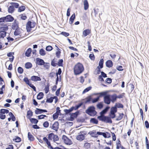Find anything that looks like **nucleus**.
<instances>
[{"label": "nucleus", "instance_id": "c85d7f7f", "mask_svg": "<svg viewBox=\"0 0 149 149\" xmlns=\"http://www.w3.org/2000/svg\"><path fill=\"white\" fill-rule=\"evenodd\" d=\"M30 122L32 123L36 124L38 122V120L36 118H31L30 119Z\"/></svg>", "mask_w": 149, "mask_h": 149}, {"label": "nucleus", "instance_id": "774afa93", "mask_svg": "<svg viewBox=\"0 0 149 149\" xmlns=\"http://www.w3.org/2000/svg\"><path fill=\"white\" fill-rule=\"evenodd\" d=\"M117 69L119 71H122L123 70V67L121 65H119L117 67Z\"/></svg>", "mask_w": 149, "mask_h": 149}, {"label": "nucleus", "instance_id": "3c124183", "mask_svg": "<svg viewBox=\"0 0 149 149\" xmlns=\"http://www.w3.org/2000/svg\"><path fill=\"white\" fill-rule=\"evenodd\" d=\"M17 71L19 73L22 74L24 70L21 67H19L17 69Z\"/></svg>", "mask_w": 149, "mask_h": 149}, {"label": "nucleus", "instance_id": "72a5a7b5", "mask_svg": "<svg viewBox=\"0 0 149 149\" xmlns=\"http://www.w3.org/2000/svg\"><path fill=\"white\" fill-rule=\"evenodd\" d=\"M104 60L103 59H101L99 63V67L100 68H102L103 67Z\"/></svg>", "mask_w": 149, "mask_h": 149}, {"label": "nucleus", "instance_id": "ddd939ff", "mask_svg": "<svg viewBox=\"0 0 149 149\" xmlns=\"http://www.w3.org/2000/svg\"><path fill=\"white\" fill-rule=\"evenodd\" d=\"M18 28H19V27L18 22L16 21V20H14L12 25V28L13 30H15Z\"/></svg>", "mask_w": 149, "mask_h": 149}, {"label": "nucleus", "instance_id": "69168bd1", "mask_svg": "<svg viewBox=\"0 0 149 149\" xmlns=\"http://www.w3.org/2000/svg\"><path fill=\"white\" fill-rule=\"evenodd\" d=\"M61 34L65 37H67L69 35V34L68 33L65 32H62Z\"/></svg>", "mask_w": 149, "mask_h": 149}, {"label": "nucleus", "instance_id": "4d7b16f0", "mask_svg": "<svg viewBox=\"0 0 149 149\" xmlns=\"http://www.w3.org/2000/svg\"><path fill=\"white\" fill-rule=\"evenodd\" d=\"M100 97H97L92 99V102L93 103H95L97 102L99 100Z\"/></svg>", "mask_w": 149, "mask_h": 149}, {"label": "nucleus", "instance_id": "864d4df0", "mask_svg": "<svg viewBox=\"0 0 149 149\" xmlns=\"http://www.w3.org/2000/svg\"><path fill=\"white\" fill-rule=\"evenodd\" d=\"M53 49V47L50 45L47 46L46 47V50L48 51H50Z\"/></svg>", "mask_w": 149, "mask_h": 149}, {"label": "nucleus", "instance_id": "1a4fd4ad", "mask_svg": "<svg viewBox=\"0 0 149 149\" xmlns=\"http://www.w3.org/2000/svg\"><path fill=\"white\" fill-rule=\"evenodd\" d=\"M6 22H11L14 19V18L11 15H9L5 17Z\"/></svg>", "mask_w": 149, "mask_h": 149}, {"label": "nucleus", "instance_id": "f257e3e1", "mask_svg": "<svg viewBox=\"0 0 149 149\" xmlns=\"http://www.w3.org/2000/svg\"><path fill=\"white\" fill-rule=\"evenodd\" d=\"M125 95V93H122L118 96H117V95L115 93L112 95L108 94V97H107V104H110L111 102L114 103L116 100L117 98L119 99L123 98Z\"/></svg>", "mask_w": 149, "mask_h": 149}, {"label": "nucleus", "instance_id": "09e8293b", "mask_svg": "<svg viewBox=\"0 0 149 149\" xmlns=\"http://www.w3.org/2000/svg\"><path fill=\"white\" fill-rule=\"evenodd\" d=\"M23 81L27 84L28 85L30 84L28 79L27 77H24L23 79Z\"/></svg>", "mask_w": 149, "mask_h": 149}, {"label": "nucleus", "instance_id": "a18cd8bd", "mask_svg": "<svg viewBox=\"0 0 149 149\" xmlns=\"http://www.w3.org/2000/svg\"><path fill=\"white\" fill-rule=\"evenodd\" d=\"M146 140V147L147 149H149V141L148 139L147 138V137H146L145 138Z\"/></svg>", "mask_w": 149, "mask_h": 149}, {"label": "nucleus", "instance_id": "0eeeda50", "mask_svg": "<svg viewBox=\"0 0 149 149\" xmlns=\"http://www.w3.org/2000/svg\"><path fill=\"white\" fill-rule=\"evenodd\" d=\"M62 138L64 142L66 144L70 145L72 143V142L71 140L68 139L66 136L63 135Z\"/></svg>", "mask_w": 149, "mask_h": 149}, {"label": "nucleus", "instance_id": "b1692460", "mask_svg": "<svg viewBox=\"0 0 149 149\" xmlns=\"http://www.w3.org/2000/svg\"><path fill=\"white\" fill-rule=\"evenodd\" d=\"M90 122L91 123L97 124L98 123V120L95 118H92L90 120Z\"/></svg>", "mask_w": 149, "mask_h": 149}, {"label": "nucleus", "instance_id": "4c0bfd02", "mask_svg": "<svg viewBox=\"0 0 149 149\" xmlns=\"http://www.w3.org/2000/svg\"><path fill=\"white\" fill-rule=\"evenodd\" d=\"M25 9V7L24 6H22L18 7V11L19 12H21L24 11Z\"/></svg>", "mask_w": 149, "mask_h": 149}, {"label": "nucleus", "instance_id": "c756f323", "mask_svg": "<svg viewBox=\"0 0 149 149\" xmlns=\"http://www.w3.org/2000/svg\"><path fill=\"white\" fill-rule=\"evenodd\" d=\"M8 29V26H4L0 27V31L1 32H6V31Z\"/></svg>", "mask_w": 149, "mask_h": 149}, {"label": "nucleus", "instance_id": "bb28decb", "mask_svg": "<svg viewBox=\"0 0 149 149\" xmlns=\"http://www.w3.org/2000/svg\"><path fill=\"white\" fill-rule=\"evenodd\" d=\"M43 93L42 92H40L37 95V99L39 100H40L43 98Z\"/></svg>", "mask_w": 149, "mask_h": 149}, {"label": "nucleus", "instance_id": "603ef678", "mask_svg": "<svg viewBox=\"0 0 149 149\" xmlns=\"http://www.w3.org/2000/svg\"><path fill=\"white\" fill-rule=\"evenodd\" d=\"M44 68L47 69H48L49 68L50 64L49 63H45V62L44 64L43 65Z\"/></svg>", "mask_w": 149, "mask_h": 149}, {"label": "nucleus", "instance_id": "dca6fc26", "mask_svg": "<svg viewBox=\"0 0 149 149\" xmlns=\"http://www.w3.org/2000/svg\"><path fill=\"white\" fill-rule=\"evenodd\" d=\"M31 80L34 81H40L41 80V79L38 76H33L31 77Z\"/></svg>", "mask_w": 149, "mask_h": 149}, {"label": "nucleus", "instance_id": "a211bd4d", "mask_svg": "<svg viewBox=\"0 0 149 149\" xmlns=\"http://www.w3.org/2000/svg\"><path fill=\"white\" fill-rule=\"evenodd\" d=\"M31 51L32 50L31 48H28L25 53V56L27 57H29L30 56Z\"/></svg>", "mask_w": 149, "mask_h": 149}, {"label": "nucleus", "instance_id": "f03ea898", "mask_svg": "<svg viewBox=\"0 0 149 149\" xmlns=\"http://www.w3.org/2000/svg\"><path fill=\"white\" fill-rule=\"evenodd\" d=\"M84 70L83 65L80 63H78L75 65L74 68V74L76 75L79 74L82 72Z\"/></svg>", "mask_w": 149, "mask_h": 149}, {"label": "nucleus", "instance_id": "6e6d98bb", "mask_svg": "<svg viewBox=\"0 0 149 149\" xmlns=\"http://www.w3.org/2000/svg\"><path fill=\"white\" fill-rule=\"evenodd\" d=\"M53 101V97H51L50 98H47L46 100V102L51 103Z\"/></svg>", "mask_w": 149, "mask_h": 149}, {"label": "nucleus", "instance_id": "8fccbe9b", "mask_svg": "<svg viewBox=\"0 0 149 149\" xmlns=\"http://www.w3.org/2000/svg\"><path fill=\"white\" fill-rule=\"evenodd\" d=\"M44 90L46 94L49 91V85L48 84L45 87Z\"/></svg>", "mask_w": 149, "mask_h": 149}, {"label": "nucleus", "instance_id": "49530a36", "mask_svg": "<svg viewBox=\"0 0 149 149\" xmlns=\"http://www.w3.org/2000/svg\"><path fill=\"white\" fill-rule=\"evenodd\" d=\"M54 134L53 133H51L48 134V138L49 140H52L53 139Z\"/></svg>", "mask_w": 149, "mask_h": 149}, {"label": "nucleus", "instance_id": "9d476101", "mask_svg": "<svg viewBox=\"0 0 149 149\" xmlns=\"http://www.w3.org/2000/svg\"><path fill=\"white\" fill-rule=\"evenodd\" d=\"M58 123L57 121H56L53 125L51 128L56 131H57L58 129Z\"/></svg>", "mask_w": 149, "mask_h": 149}, {"label": "nucleus", "instance_id": "052dcab7", "mask_svg": "<svg viewBox=\"0 0 149 149\" xmlns=\"http://www.w3.org/2000/svg\"><path fill=\"white\" fill-rule=\"evenodd\" d=\"M56 61L55 59H53L51 61V65L54 67H55L57 65V63H56L55 62Z\"/></svg>", "mask_w": 149, "mask_h": 149}, {"label": "nucleus", "instance_id": "cd10ccee", "mask_svg": "<svg viewBox=\"0 0 149 149\" xmlns=\"http://www.w3.org/2000/svg\"><path fill=\"white\" fill-rule=\"evenodd\" d=\"M117 111V108L116 105L114 107H112L111 109L110 113H115Z\"/></svg>", "mask_w": 149, "mask_h": 149}, {"label": "nucleus", "instance_id": "13d9d810", "mask_svg": "<svg viewBox=\"0 0 149 149\" xmlns=\"http://www.w3.org/2000/svg\"><path fill=\"white\" fill-rule=\"evenodd\" d=\"M86 103L90 102L92 100V98L91 96H89L86 98Z\"/></svg>", "mask_w": 149, "mask_h": 149}, {"label": "nucleus", "instance_id": "338daca9", "mask_svg": "<svg viewBox=\"0 0 149 149\" xmlns=\"http://www.w3.org/2000/svg\"><path fill=\"white\" fill-rule=\"evenodd\" d=\"M13 140H15L16 142H19L21 141V139L19 137L17 136L16 137V138Z\"/></svg>", "mask_w": 149, "mask_h": 149}, {"label": "nucleus", "instance_id": "4468645a", "mask_svg": "<svg viewBox=\"0 0 149 149\" xmlns=\"http://www.w3.org/2000/svg\"><path fill=\"white\" fill-rule=\"evenodd\" d=\"M109 108V107L108 106L107 107L104 109L101 112H100V116L104 115V114H105L108 111Z\"/></svg>", "mask_w": 149, "mask_h": 149}, {"label": "nucleus", "instance_id": "2eb2a0df", "mask_svg": "<svg viewBox=\"0 0 149 149\" xmlns=\"http://www.w3.org/2000/svg\"><path fill=\"white\" fill-rule=\"evenodd\" d=\"M106 66L108 68L111 67L113 65L112 61L111 60L107 61L106 62Z\"/></svg>", "mask_w": 149, "mask_h": 149}, {"label": "nucleus", "instance_id": "393cba45", "mask_svg": "<svg viewBox=\"0 0 149 149\" xmlns=\"http://www.w3.org/2000/svg\"><path fill=\"white\" fill-rule=\"evenodd\" d=\"M15 10L14 6H9L8 8V13H12Z\"/></svg>", "mask_w": 149, "mask_h": 149}, {"label": "nucleus", "instance_id": "f8f14e48", "mask_svg": "<svg viewBox=\"0 0 149 149\" xmlns=\"http://www.w3.org/2000/svg\"><path fill=\"white\" fill-rule=\"evenodd\" d=\"M43 140L48 145V148H50V149L53 148V147L51 145L50 142L48 141V140L46 137H43Z\"/></svg>", "mask_w": 149, "mask_h": 149}, {"label": "nucleus", "instance_id": "473e14b6", "mask_svg": "<svg viewBox=\"0 0 149 149\" xmlns=\"http://www.w3.org/2000/svg\"><path fill=\"white\" fill-rule=\"evenodd\" d=\"M25 67L26 69H29L31 68L32 67V64L30 62H27L25 64Z\"/></svg>", "mask_w": 149, "mask_h": 149}, {"label": "nucleus", "instance_id": "0e129e2a", "mask_svg": "<svg viewBox=\"0 0 149 149\" xmlns=\"http://www.w3.org/2000/svg\"><path fill=\"white\" fill-rule=\"evenodd\" d=\"M117 108H123V105L121 103H118L117 104H116Z\"/></svg>", "mask_w": 149, "mask_h": 149}, {"label": "nucleus", "instance_id": "79ce46f5", "mask_svg": "<svg viewBox=\"0 0 149 149\" xmlns=\"http://www.w3.org/2000/svg\"><path fill=\"white\" fill-rule=\"evenodd\" d=\"M92 87L91 86H89L86 88H85L83 91L82 94H84L86 92L89 91L91 89Z\"/></svg>", "mask_w": 149, "mask_h": 149}, {"label": "nucleus", "instance_id": "ea45409f", "mask_svg": "<svg viewBox=\"0 0 149 149\" xmlns=\"http://www.w3.org/2000/svg\"><path fill=\"white\" fill-rule=\"evenodd\" d=\"M124 116V114L123 113H119V116L118 117L116 118V120H119L122 119L123 118V117Z\"/></svg>", "mask_w": 149, "mask_h": 149}, {"label": "nucleus", "instance_id": "423d86ee", "mask_svg": "<svg viewBox=\"0 0 149 149\" xmlns=\"http://www.w3.org/2000/svg\"><path fill=\"white\" fill-rule=\"evenodd\" d=\"M36 25V23L34 22H31V21H29L26 25V29L27 31H30V29L33 28L35 27Z\"/></svg>", "mask_w": 149, "mask_h": 149}, {"label": "nucleus", "instance_id": "37998d69", "mask_svg": "<svg viewBox=\"0 0 149 149\" xmlns=\"http://www.w3.org/2000/svg\"><path fill=\"white\" fill-rule=\"evenodd\" d=\"M6 32H1L0 31V38H3L6 35Z\"/></svg>", "mask_w": 149, "mask_h": 149}, {"label": "nucleus", "instance_id": "a19ab883", "mask_svg": "<svg viewBox=\"0 0 149 149\" xmlns=\"http://www.w3.org/2000/svg\"><path fill=\"white\" fill-rule=\"evenodd\" d=\"M102 136L105 138H109L110 137L109 133L108 132H103Z\"/></svg>", "mask_w": 149, "mask_h": 149}, {"label": "nucleus", "instance_id": "bf43d9fd", "mask_svg": "<svg viewBox=\"0 0 149 149\" xmlns=\"http://www.w3.org/2000/svg\"><path fill=\"white\" fill-rule=\"evenodd\" d=\"M97 107L99 109H101L103 107V104L102 102H100L97 105Z\"/></svg>", "mask_w": 149, "mask_h": 149}, {"label": "nucleus", "instance_id": "a878e982", "mask_svg": "<svg viewBox=\"0 0 149 149\" xmlns=\"http://www.w3.org/2000/svg\"><path fill=\"white\" fill-rule=\"evenodd\" d=\"M28 137L30 141H32L34 139V136L31 134L30 132H29L28 133Z\"/></svg>", "mask_w": 149, "mask_h": 149}, {"label": "nucleus", "instance_id": "c03bdc74", "mask_svg": "<svg viewBox=\"0 0 149 149\" xmlns=\"http://www.w3.org/2000/svg\"><path fill=\"white\" fill-rule=\"evenodd\" d=\"M10 4L12 5V6H14V7H15L16 8H18L19 5V4L17 3L11 2Z\"/></svg>", "mask_w": 149, "mask_h": 149}, {"label": "nucleus", "instance_id": "4be33fe9", "mask_svg": "<svg viewBox=\"0 0 149 149\" xmlns=\"http://www.w3.org/2000/svg\"><path fill=\"white\" fill-rule=\"evenodd\" d=\"M84 9L85 10H86L89 7V4L88 1L87 0H84Z\"/></svg>", "mask_w": 149, "mask_h": 149}, {"label": "nucleus", "instance_id": "f704fd0d", "mask_svg": "<svg viewBox=\"0 0 149 149\" xmlns=\"http://www.w3.org/2000/svg\"><path fill=\"white\" fill-rule=\"evenodd\" d=\"M0 113L4 114L5 113H8L9 112L8 110L5 109H1L0 110Z\"/></svg>", "mask_w": 149, "mask_h": 149}, {"label": "nucleus", "instance_id": "680f3d73", "mask_svg": "<svg viewBox=\"0 0 149 149\" xmlns=\"http://www.w3.org/2000/svg\"><path fill=\"white\" fill-rule=\"evenodd\" d=\"M43 125L44 127L45 128H47L49 126V123L48 121H46L44 123Z\"/></svg>", "mask_w": 149, "mask_h": 149}, {"label": "nucleus", "instance_id": "aec40b11", "mask_svg": "<svg viewBox=\"0 0 149 149\" xmlns=\"http://www.w3.org/2000/svg\"><path fill=\"white\" fill-rule=\"evenodd\" d=\"M14 34L15 36H16L19 35L21 33V31L19 28L15 29Z\"/></svg>", "mask_w": 149, "mask_h": 149}, {"label": "nucleus", "instance_id": "c9c22d12", "mask_svg": "<svg viewBox=\"0 0 149 149\" xmlns=\"http://www.w3.org/2000/svg\"><path fill=\"white\" fill-rule=\"evenodd\" d=\"M83 103L82 102H81L78 105H76L75 107L72 106V107H74V110H77L79 108L81 107L83 105Z\"/></svg>", "mask_w": 149, "mask_h": 149}, {"label": "nucleus", "instance_id": "39448f33", "mask_svg": "<svg viewBox=\"0 0 149 149\" xmlns=\"http://www.w3.org/2000/svg\"><path fill=\"white\" fill-rule=\"evenodd\" d=\"M97 118L100 120L106 123H111L112 122L111 118L108 116H106L104 115L100 116L97 117Z\"/></svg>", "mask_w": 149, "mask_h": 149}, {"label": "nucleus", "instance_id": "f3484780", "mask_svg": "<svg viewBox=\"0 0 149 149\" xmlns=\"http://www.w3.org/2000/svg\"><path fill=\"white\" fill-rule=\"evenodd\" d=\"M75 18V14L74 13L73 14L70 18L69 24H72L74 22V21Z\"/></svg>", "mask_w": 149, "mask_h": 149}, {"label": "nucleus", "instance_id": "7c9ffc66", "mask_svg": "<svg viewBox=\"0 0 149 149\" xmlns=\"http://www.w3.org/2000/svg\"><path fill=\"white\" fill-rule=\"evenodd\" d=\"M39 54L41 56H44L46 54V53L45 50L42 48L39 50Z\"/></svg>", "mask_w": 149, "mask_h": 149}, {"label": "nucleus", "instance_id": "6ab92c4d", "mask_svg": "<svg viewBox=\"0 0 149 149\" xmlns=\"http://www.w3.org/2000/svg\"><path fill=\"white\" fill-rule=\"evenodd\" d=\"M85 136L84 134H81L78 135L76 138L79 141H82L84 139Z\"/></svg>", "mask_w": 149, "mask_h": 149}, {"label": "nucleus", "instance_id": "6e6552de", "mask_svg": "<svg viewBox=\"0 0 149 149\" xmlns=\"http://www.w3.org/2000/svg\"><path fill=\"white\" fill-rule=\"evenodd\" d=\"M36 63L37 65H43L45 63L44 61L41 58H37L36 59Z\"/></svg>", "mask_w": 149, "mask_h": 149}, {"label": "nucleus", "instance_id": "e2e57ef3", "mask_svg": "<svg viewBox=\"0 0 149 149\" xmlns=\"http://www.w3.org/2000/svg\"><path fill=\"white\" fill-rule=\"evenodd\" d=\"M53 139L54 142L58 141L59 139L58 136L54 134L53 138Z\"/></svg>", "mask_w": 149, "mask_h": 149}, {"label": "nucleus", "instance_id": "9b49d317", "mask_svg": "<svg viewBox=\"0 0 149 149\" xmlns=\"http://www.w3.org/2000/svg\"><path fill=\"white\" fill-rule=\"evenodd\" d=\"M36 110L35 111V113L36 114L41 113L43 112H47V110L45 109H43L39 108H36Z\"/></svg>", "mask_w": 149, "mask_h": 149}, {"label": "nucleus", "instance_id": "de8ad7c7", "mask_svg": "<svg viewBox=\"0 0 149 149\" xmlns=\"http://www.w3.org/2000/svg\"><path fill=\"white\" fill-rule=\"evenodd\" d=\"M63 62V60L62 59H60L58 62L57 65L59 66H62Z\"/></svg>", "mask_w": 149, "mask_h": 149}, {"label": "nucleus", "instance_id": "5fc2aeb1", "mask_svg": "<svg viewBox=\"0 0 149 149\" xmlns=\"http://www.w3.org/2000/svg\"><path fill=\"white\" fill-rule=\"evenodd\" d=\"M59 114L57 113H54L53 115V118L54 120L58 118V115Z\"/></svg>", "mask_w": 149, "mask_h": 149}, {"label": "nucleus", "instance_id": "2f4dec72", "mask_svg": "<svg viewBox=\"0 0 149 149\" xmlns=\"http://www.w3.org/2000/svg\"><path fill=\"white\" fill-rule=\"evenodd\" d=\"M9 115L11 119L13 121H14L15 120V117L12 113L11 112H9Z\"/></svg>", "mask_w": 149, "mask_h": 149}, {"label": "nucleus", "instance_id": "5701e85b", "mask_svg": "<svg viewBox=\"0 0 149 149\" xmlns=\"http://www.w3.org/2000/svg\"><path fill=\"white\" fill-rule=\"evenodd\" d=\"M90 33L91 31L89 29H87L84 30L83 31V35L84 36V37H85L89 34Z\"/></svg>", "mask_w": 149, "mask_h": 149}, {"label": "nucleus", "instance_id": "e433bc0d", "mask_svg": "<svg viewBox=\"0 0 149 149\" xmlns=\"http://www.w3.org/2000/svg\"><path fill=\"white\" fill-rule=\"evenodd\" d=\"M96 132L95 131V130H93L90 132V135L92 137L95 138H97V136L96 135H97V134H96Z\"/></svg>", "mask_w": 149, "mask_h": 149}, {"label": "nucleus", "instance_id": "58836bf2", "mask_svg": "<svg viewBox=\"0 0 149 149\" xmlns=\"http://www.w3.org/2000/svg\"><path fill=\"white\" fill-rule=\"evenodd\" d=\"M33 115V112L31 110H29L27 112V117L29 118L31 117Z\"/></svg>", "mask_w": 149, "mask_h": 149}, {"label": "nucleus", "instance_id": "7ed1b4c3", "mask_svg": "<svg viewBox=\"0 0 149 149\" xmlns=\"http://www.w3.org/2000/svg\"><path fill=\"white\" fill-rule=\"evenodd\" d=\"M94 95H99L97 97H99L100 98L102 97H103L104 102L105 104H107L108 100L107 97H108V94H107V91H105L99 93H95L94 94Z\"/></svg>", "mask_w": 149, "mask_h": 149}, {"label": "nucleus", "instance_id": "20e7f679", "mask_svg": "<svg viewBox=\"0 0 149 149\" xmlns=\"http://www.w3.org/2000/svg\"><path fill=\"white\" fill-rule=\"evenodd\" d=\"M86 113L92 116H94L97 113V112L95 111V107L93 106H91L89 107L86 110Z\"/></svg>", "mask_w": 149, "mask_h": 149}, {"label": "nucleus", "instance_id": "412c9836", "mask_svg": "<svg viewBox=\"0 0 149 149\" xmlns=\"http://www.w3.org/2000/svg\"><path fill=\"white\" fill-rule=\"evenodd\" d=\"M79 113V111H77L74 113H72L70 114V118L73 119L77 117Z\"/></svg>", "mask_w": 149, "mask_h": 149}]
</instances>
